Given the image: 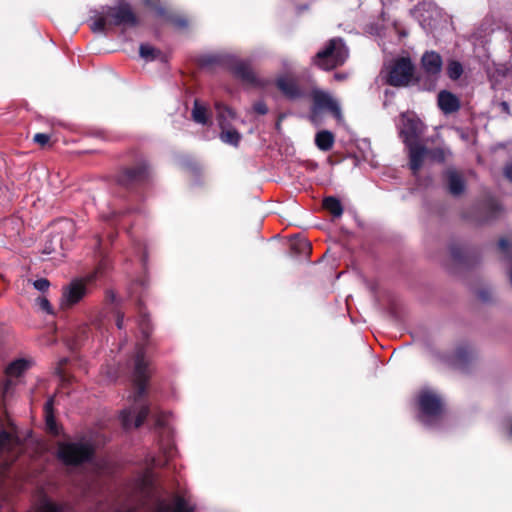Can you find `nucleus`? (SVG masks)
Wrapping results in <instances>:
<instances>
[{
	"mask_svg": "<svg viewBox=\"0 0 512 512\" xmlns=\"http://www.w3.org/2000/svg\"><path fill=\"white\" fill-rule=\"evenodd\" d=\"M132 379L135 387L133 404L123 409L120 413V420L125 429L139 427L149 416L151 408L143 400L146 394V386L150 376L149 362L146 358V347L138 343L135 347V354L131 359Z\"/></svg>",
	"mask_w": 512,
	"mask_h": 512,
	"instance_id": "obj_1",
	"label": "nucleus"
},
{
	"mask_svg": "<svg viewBox=\"0 0 512 512\" xmlns=\"http://www.w3.org/2000/svg\"><path fill=\"white\" fill-rule=\"evenodd\" d=\"M418 420L428 429H436L443 419L442 398L430 389L420 391L418 398Z\"/></svg>",
	"mask_w": 512,
	"mask_h": 512,
	"instance_id": "obj_2",
	"label": "nucleus"
},
{
	"mask_svg": "<svg viewBox=\"0 0 512 512\" xmlns=\"http://www.w3.org/2000/svg\"><path fill=\"white\" fill-rule=\"evenodd\" d=\"M75 225L72 220L62 219L52 225L51 231L44 243L42 253L53 255L51 259L64 257V249L67 242L72 240Z\"/></svg>",
	"mask_w": 512,
	"mask_h": 512,
	"instance_id": "obj_3",
	"label": "nucleus"
},
{
	"mask_svg": "<svg viewBox=\"0 0 512 512\" xmlns=\"http://www.w3.org/2000/svg\"><path fill=\"white\" fill-rule=\"evenodd\" d=\"M349 52L341 38H332L326 46L318 51L312 63L322 70H332L344 64Z\"/></svg>",
	"mask_w": 512,
	"mask_h": 512,
	"instance_id": "obj_4",
	"label": "nucleus"
},
{
	"mask_svg": "<svg viewBox=\"0 0 512 512\" xmlns=\"http://www.w3.org/2000/svg\"><path fill=\"white\" fill-rule=\"evenodd\" d=\"M428 354L434 361L462 372L467 371L475 359L474 351L468 344L458 345L451 353H441L433 348H429Z\"/></svg>",
	"mask_w": 512,
	"mask_h": 512,
	"instance_id": "obj_5",
	"label": "nucleus"
},
{
	"mask_svg": "<svg viewBox=\"0 0 512 512\" xmlns=\"http://www.w3.org/2000/svg\"><path fill=\"white\" fill-rule=\"evenodd\" d=\"M17 442L7 431H0V474L4 473L16 458L14 448ZM8 489L4 479L0 476V510L8 505Z\"/></svg>",
	"mask_w": 512,
	"mask_h": 512,
	"instance_id": "obj_6",
	"label": "nucleus"
},
{
	"mask_svg": "<svg viewBox=\"0 0 512 512\" xmlns=\"http://www.w3.org/2000/svg\"><path fill=\"white\" fill-rule=\"evenodd\" d=\"M207 63L223 65L243 82L257 84V78L250 61L240 59L232 54H220L209 57Z\"/></svg>",
	"mask_w": 512,
	"mask_h": 512,
	"instance_id": "obj_7",
	"label": "nucleus"
},
{
	"mask_svg": "<svg viewBox=\"0 0 512 512\" xmlns=\"http://www.w3.org/2000/svg\"><path fill=\"white\" fill-rule=\"evenodd\" d=\"M415 65L409 57L395 59L384 76L386 84L393 87H407L414 80Z\"/></svg>",
	"mask_w": 512,
	"mask_h": 512,
	"instance_id": "obj_8",
	"label": "nucleus"
},
{
	"mask_svg": "<svg viewBox=\"0 0 512 512\" xmlns=\"http://www.w3.org/2000/svg\"><path fill=\"white\" fill-rule=\"evenodd\" d=\"M57 455L66 465H78L91 459L93 449L87 442L60 443Z\"/></svg>",
	"mask_w": 512,
	"mask_h": 512,
	"instance_id": "obj_9",
	"label": "nucleus"
},
{
	"mask_svg": "<svg viewBox=\"0 0 512 512\" xmlns=\"http://www.w3.org/2000/svg\"><path fill=\"white\" fill-rule=\"evenodd\" d=\"M150 164L141 159L131 167L122 169L116 177V182L127 189L138 186L150 178Z\"/></svg>",
	"mask_w": 512,
	"mask_h": 512,
	"instance_id": "obj_10",
	"label": "nucleus"
},
{
	"mask_svg": "<svg viewBox=\"0 0 512 512\" xmlns=\"http://www.w3.org/2000/svg\"><path fill=\"white\" fill-rule=\"evenodd\" d=\"M103 14L110 18V24L122 27H136L139 20L129 3L123 2L117 6H105Z\"/></svg>",
	"mask_w": 512,
	"mask_h": 512,
	"instance_id": "obj_11",
	"label": "nucleus"
},
{
	"mask_svg": "<svg viewBox=\"0 0 512 512\" xmlns=\"http://www.w3.org/2000/svg\"><path fill=\"white\" fill-rule=\"evenodd\" d=\"M108 266V260L103 259L94 270L85 272L84 274L75 277L63 288H86L90 285H101L102 280L106 276V270Z\"/></svg>",
	"mask_w": 512,
	"mask_h": 512,
	"instance_id": "obj_12",
	"label": "nucleus"
},
{
	"mask_svg": "<svg viewBox=\"0 0 512 512\" xmlns=\"http://www.w3.org/2000/svg\"><path fill=\"white\" fill-rule=\"evenodd\" d=\"M420 62L424 73L435 82L439 78L443 67L441 55L435 51H426L423 53Z\"/></svg>",
	"mask_w": 512,
	"mask_h": 512,
	"instance_id": "obj_13",
	"label": "nucleus"
},
{
	"mask_svg": "<svg viewBox=\"0 0 512 512\" xmlns=\"http://www.w3.org/2000/svg\"><path fill=\"white\" fill-rule=\"evenodd\" d=\"M313 103H314V110L327 109L333 114V116L336 119H338V120L342 119V112H341L340 105L328 93L321 91V90H314L313 91Z\"/></svg>",
	"mask_w": 512,
	"mask_h": 512,
	"instance_id": "obj_14",
	"label": "nucleus"
},
{
	"mask_svg": "<svg viewBox=\"0 0 512 512\" xmlns=\"http://www.w3.org/2000/svg\"><path fill=\"white\" fill-rule=\"evenodd\" d=\"M276 86L289 100H297L304 96V91L300 88L297 81L293 78H289L288 76H278L276 79Z\"/></svg>",
	"mask_w": 512,
	"mask_h": 512,
	"instance_id": "obj_15",
	"label": "nucleus"
},
{
	"mask_svg": "<svg viewBox=\"0 0 512 512\" xmlns=\"http://www.w3.org/2000/svg\"><path fill=\"white\" fill-rule=\"evenodd\" d=\"M437 104L445 115L456 113L461 108L460 99L448 90H441L438 93Z\"/></svg>",
	"mask_w": 512,
	"mask_h": 512,
	"instance_id": "obj_16",
	"label": "nucleus"
},
{
	"mask_svg": "<svg viewBox=\"0 0 512 512\" xmlns=\"http://www.w3.org/2000/svg\"><path fill=\"white\" fill-rule=\"evenodd\" d=\"M424 125L421 121L415 119H408L404 123V127L401 130V136L405 145L419 143V137L423 133Z\"/></svg>",
	"mask_w": 512,
	"mask_h": 512,
	"instance_id": "obj_17",
	"label": "nucleus"
},
{
	"mask_svg": "<svg viewBox=\"0 0 512 512\" xmlns=\"http://www.w3.org/2000/svg\"><path fill=\"white\" fill-rule=\"evenodd\" d=\"M154 512H194V506L186 498L176 496L173 501V506H170L162 499H158L157 507Z\"/></svg>",
	"mask_w": 512,
	"mask_h": 512,
	"instance_id": "obj_18",
	"label": "nucleus"
},
{
	"mask_svg": "<svg viewBox=\"0 0 512 512\" xmlns=\"http://www.w3.org/2000/svg\"><path fill=\"white\" fill-rule=\"evenodd\" d=\"M406 146L409 150L410 169L412 170L413 174L416 175L421 169L425 157L428 156V149L419 143Z\"/></svg>",
	"mask_w": 512,
	"mask_h": 512,
	"instance_id": "obj_19",
	"label": "nucleus"
},
{
	"mask_svg": "<svg viewBox=\"0 0 512 512\" xmlns=\"http://www.w3.org/2000/svg\"><path fill=\"white\" fill-rule=\"evenodd\" d=\"M448 191L453 196H460L464 193L466 185L463 176L455 169L446 171Z\"/></svg>",
	"mask_w": 512,
	"mask_h": 512,
	"instance_id": "obj_20",
	"label": "nucleus"
},
{
	"mask_svg": "<svg viewBox=\"0 0 512 512\" xmlns=\"http://www.w3.org/2000/svg\"><path fill=\"white\" fill-rule=\"evenodd\" d=\"M87 290H64L61 299L60 306L62 309H68L78 303L84 296Z\"/></svg>",
	"mask_w": 512,
	"mask_h": 512,
	"instance_id": "obj_21",
	"label": "nucleus"
},
{
	"mask_svg": "<svg viewBox=\"0 0 512 512\" xmlns=\"http://www.w3.org/2000/svg\"><path fill=\"white\" fill-rule=\"evenodd\" d=\"M290 248L293 256H299L304 259H308L312 251L310 242L305 238H299L292 241Z\"/></svg>",
	"mask_w": 512,
	"mask_h": 512,
	"instance_id": "obj_22",
	"label": "nucleus"
},
{
	"mask_svg": "<svg viewBox=\"0 0 512 512\" xmlns=\"http://www.w3.org/2000/svg\"><path fill=\"white\" fill-rule=\"evenodd\" d=\"M155 426L161 430L160 439H172V430L168 424V413L159 412L155 415Z\"/></svg>",
	"mask_w": 512,
	"mask_h": 512,
	"instance_id": "obj_23",
	"label": "nucleus"
},
{
	"mask_svg": "<svg viewBox=\"0 0 512 512\" xmlns=\"http://www.w3.org/2000/svg\"><path fill=\"white\" fill-rule=\"evenodd\" d=\"M316 146L322 151H329L334 144V135L328 130L320 131L315 137Z\"/></svg>",
	"mask_w": 512,
	"mask_h": 512,
	"instance_id": "obj_24",
	"label": "nucleus"
},
{
	"mask_svg": "<svg viewBox=\"0 0 512 512\" xmlns=\"http://www.w3.org/2000/svg\"><path fill=\"white\" fill-rule=\"evenodd\" d=\"M53 405H54V398L51 397L46 401L45 406H44L45 420H46L47 429L50 432L57 434L58 427H57L55 417L53 414Z\"/></svg>",
	"mask_w": 512,
	"mask_h": 512,
	"instance_id": "obj_25",
	"label": "nucleus"
},
{
	"mask_svg": "<svg viewBox=\"0 0 512 512\" xmlns=\"http://www.w3.org/2000/svg\"><path fill=\"white\" fill-rule=\"evenodd\" d=\"M29 368V362L25 359H16L6 368V374L10 377H18Z\"/></svg>",
	"mask_w": 512,
	"mask_h": 512,
	"instance_id": "obj_26",
	"label": "nucleus"
},
{
	"mask_svg": "<svg viewBox=\"0 0 512 512\" xmlns=\"http://www.w3.org/2000/svg\"><path fill=\"white\" fill-rule=\"evenodd\" d=\"M323 206L328 210L334 217L339 218L343 214V206L340 200L336 197L329 196L323 200Z\"/></svg>",
	"mask_w": 512,
	"mask_h": 512,
	"instance_id": "obj_27",
	"label": "nucleus"
},
{
	"mask_svg": "<svg viewBox=\"0 0 512 512\" xmlns=\"http://www.w3.org/2000/svg\"><path fill=\"white\" fill-rule=\"evenodd\" d=\"M216 110L218 114L219 125L222 129H224L227 126L226 122L229 119L235 118V113L231 108L219 103L216 104Z\"/></svg>",
	"mask_w": 512,
	"mask_h": 512,
	"instance_id": "obj_28",
	"label": "nucleus"
},
{
	"mask_svg": "<svg viewBox=\"0 0 512 512\" xmlns=\"http://www.w3.org/2000/svg\"><path fill=\"white\" fill-rule=\"evenodd\" d=\"M220 139L227 144L238 146L239 141L241 139V135L235 129H227L221 132Z\"/></svg>",
	"mask_w": 512,
	"mask_h": 512,
	"instance_id": "obj_29",
	"label": "nucleus"
},
{
	"mask_svg": "<svg viewBox=\"0 0 512 512\" xmlns=\"http://www.w3.org/2000/svg\"><path fill=\"white\" fill-rule=\"evenodd\" d=\"M139 54L144 60L153 61L161 55V52L149 44H141L139 47Z\"/></svg>",
	"mask_w": 512,
	"mask_h": 512,
	"instance_id": "obj_30",
	"label": "nucleus"
},
{
	"mask_svg": "<svg viewBox=\"0 0 512 512\" xmlns=\"http://www.w3.org/2000/svg\"><path fill=\"white\" fill-rule=\"evenodd\" d=\"M463 74V66L459 61L451 60L447 65V75L451 80H458Z\"/></svg>",
	"mask_w": 512,
	"mask_h": 512,
	"instance_id": "obj_31",
	"label": "nucleus"
},
{
	"mask_svg": "<svg viewBox=\"0 0 512 512\" xmlns=\"http://www.w3.org/2000/svg\"><path fill=\"white\" fill-rule=\"evenodd\" d=\"M192 118L195 122L200 124H205L207 122L206 108L200 105L198 100H195L194 102Z\"/></svg>",
	"mask_w": 512,
	"mask_h": 512,
	"instance_id": "obj_32",
	"label": "nucleus"
},
{
	"mask_svg": "<svg viewBox=\"0 0 512 512\" xmlns=\"http://www.w3.org/2000/svg\"><path fill=\"white\" fill-rule=\"evenodd\" d=\"M159 445H160V449L163 451V453L166 457V461H164V463L161 462V465H164V464H167V461L170 458H172L174 455V443H173L172 439H169V440L161 439L159 442Z\"/></svg>",
	"mask_w": 512,
	"mask_h": 512,
	"instance_id": "obj_33",
	"label": "nucleus"
},
{
	"mask_svg": "<svg viewBox=\"0 0 512 512\" xmlns=\"http://www.w3.org/2000/svg\"><path fill=\"white\" fill-rule=\"evenodd\" d=\"M106 15L102 13L101 16L97 17L91 24L90 28L94 33H105L106 26L108 21L105 17Z\"/></svg>",
	"mask_w": 512,
	"mask_h": 512,
	"instance_id": "obj_34",
	"label": "nucleus"
},
{
	"mask_svg": "<svg viewBox=\"0 0 512 512\" xmlns=\"http://www.w3.org/2000/svg\"><path fill=\"white\" fill-rule=\"evenodd\" d=\"M450 154V151L444 148H435L432 150H428V156L439 163H442L446 160V156Z\"/></svg>",
	"mask_w": 512,
	"mask_h": 512,
	"instance_id": "obj_35",
	"label": "nucleus"
},
{
	"mask_svg": "<svg viewBox=\"0 0 512 512\" xmlns=\"http://www.w3.org/2000/svg\"><path fill=\"white\" fill-rule=\"evenodd\" d=\"M35 512H62V507L44 499L40 502Z\"/></svg>",
	"mask_w": 512,
	"mask_h": 512,
	"instance_id": "obj_36",
	"label": "nucleus"
},
{
	"mask_svg": "<svg viewBox=\"0 0 512 512\" xmlns=\"http://www.w3.org/2000/svg\"><path fill=\"white\" fill-rule=\"evenodd\" d=\"M138 325L143 335V338L147 340L152 332V327L150 325L148 317L146 315H142L139 319Z\"/></svg>",
	"mask_w": 512,
	"mask_h": 512,
	"instance_id": "obj_37",
	"label": "nucleus"
},
{
	"mask_svg": "<svg viewBox=\"0 0 512 512\" xmlns=\"http://www.w3.org/2000/svg\"><path fill=\"white\" fill-rule=\"evenodd\" d=\"M36 305L42 312H44L46 314L54 313L52 305L50 304L49 300L45 296H39L36 299Z\"/></svg>",
	"mask_w": 512,
	"mask_h": 512,
	"instance_id": "obj_38",
	"label": "nucleus"
},
{
	"mask_svg": "<svg viewBox=\"0 0 512 512\" xmlns=\"http://www.w3.org/2000/svg\"><path fill=\"white\" fill-rule=\"evenodd\" d=\"M253 111L259 115H265L268 113V107L264 101H257L253 104Z\"/></svg>",
	"mask_w": 512,
	"mask_h": 512,
	"instance_id": "obj_39",
	"label": "nucleus"
},
{
	"mask_svg": "<svg viewBox=\"0 0 512 512\" xmlns=\"http://www.w3.org/2000/svg\"><path fill=\"white\" fill-rule=\"evenodd\" d=\"M33 140L35 143L39 144L40 146H44L49 142L50 136L45 133H37L34 135Z\"/></svg>",
	"mask_w": 512,
	"mask_h": 512,
	"instance_id": "obj_40",
	"label": "nucleus"
},
{
	"mask_svg": "<svg viewBox=\"0 0 512 512\" xmlns=\"http://www.w3.org/2000/svg\"><path fill=\"white\" fill-rule=\"evenodd\" d=\"M28 282L32 283L33 288H49L51 285L50 281L46 278H38L34 281L28 280Z\"/></svg>",
	"mask_w": 512,
	"mask_h": 512,
	"instance_id": "obj_41",
	"label": "nucleus"
},
{
	"mask_svg": "<svg viewBox=\"0 0 512 512\" xmlns=\"http://www.w3.org/2000/svg\"><path fill=\"white\" fill-rule=\"evenodd\" d=\"M450 252H451V255L452 257L457 260V261H462L463 260V251L460 247H457V246H452L450 248Z\"/></svg>",
	"mask_w": 512,
	"mask_h": 512,
	"instance_id": "obj_42",
	"label": "nucleus"
},
{
	"mask_svg": "<svg viewBox=\"0 0 512 512\" xmlns=\"http://www.w3.org/2000/svg\"><path fill=\"white\" fill-rule=\"evenodd\" d=\"M170 20H171V22H173L176 26H178L180 28H185L188 25L187 20H185L183 18H170Z\"/></svg>",
	"mask_w": 512,
	"mask_h": 512,
	"instance_id": "obj_43",
	"label": "nucleus"
},
{
	"mask_svg": "<svg viewBox=\"0 0 512 512\" xmlns=\"http://www.w3.org/2000/svg\"><path fill=\"white\" fill-rule=\"evenodd\" d=\"M504 175L509 181L512 182V162L505 166Z\"/></svg>",
	"mask_w": 512,
	"mask_h": 512,
	"instance_id": "obj_44",
	"label": "nucleus"
},
{
	"mask_svg": "<svg viewBox=\"0 0 512 512\" xmlns=\"http://www.w3.org/2000/svg\"><path fill=\"white\" fill-rule=\"evenodd\" d=\"M116 326L118 329H122L124 326V315L120 312L117 313L116 317Z\"/></svg>",
	"mask_w": 512,
	"mask_h": 512,
	"instance_id": "obj_45",
	"label": "nucleus"
},
{
	"mask_svg": "<svg viewBox=\"0 0 512 512\" xmlns=\"http://www.w3.org/2000/svg\"><path fill=\"white\" fill-rule=\"evenodd\" d=\"M499 248L502 250V251H507V249L509 248L510 246V242L509 240L505 239V238H502L499 240Z\"/></svg>",
	"mask_w": 512,
	"mask_h": 512,
	"instance_id": "obj_46",
	"label": "nucleus"
},
{
	"mask_svg": "<svg viewBox=\"0 0 512 512\" xmlns=\"http://www.w3.org/2000/svg\"><path fill=\"white\" fill-rule=\"evenodd\" d=\"M478 291H479L478 297H479L482 301H484V302L488 301V294H489V291H490V290L482 289V290H478Z\"/></svg>",
	"mask_w": 512,
	"mask_h": 512,
	"instance_id": "obj_47",
	"label": "nucleus"
},
{
	"mask_svg": "<svg viewBox=\"0 0 512 512\" xmlns=\"http://www.w3.org/2000/svg\"><path fill=\"white\" fill-rule=\"evenodd\" d=\"M500 106H501L502 110H503L506 114H508V115H510V114H511L510 106H509V104H508L506 101H502V102L500 103Z\"/></svg>",
	"mask_w": 512,
	"mask_h": 512,
	"instance_id": "obj_48",
	"label": "nucleus"
},
{
	"mask_svg": "<svg viewBox=\"0 0 512 512\" xmlns=\"http://www.w3.org/2000/svg\"><path fill=\"white\" fill-rule=\"evenodd\" d=\"M156 12L159 16H162V17L166 16V11H165V8H163V7H160V6L157 7Z\"/></svg>",
	"mask_w": 512,
	"mask_h": 512,
	"instance_id": "obj_49",
	"label": "nucleus"
},
{
	"mask_svg": "<svg viewBox=\"0 0 512 512\" xmlns=\"http://www.w3.org/2000/svg\"><path fill=\"white\" fill-rule=\"evenodd\" d=\"M12 385V381L11 380H7L4 384V393L7 394L8 391H9V388L10 386Z\"/></svg>",
	"mask_w": 512,
	"mask_h": 512,
	"instance_id": "obj_50",
	"label": "nucleus"
},
{
	"mask_svg": "<svg viewBox=\"0 0 512 512\" xmlns=\"http://www.w3.org/2000/svg\"><path fill=\"white\" fill-rule=\"evenodd\" d=\"M151 463L153 466H161V461L156 459L155 457L151 459Z\"/></svg>",
	"mask_w": 512,
	"mask_h": 512,
	"instance_id": "obj_51",
	"label": "nucleus"
},
{
	"mask_svg": "<svg viewBox=\"0 0 512 512\" xmlns=\"http://www.w3.org/2000/svg\"><path fill=\"white\" fill-rule=\"evenodd\" d=\"M334 77L337 79V80H344L346 78V75L345 74H341V73H336L334 75Z\"/></svg>",
	"mask_w": 512,
	"mask_h": 512,
	"instance_id": "obj_52",
	"label": "nucleus"
},
{
	"mask_svg": "<svg viewBox=\"0 0 512 512\" xmlns=\"http://www.w3.org/2000/svg\"><path fill=\"white\" fill-rule=\"evenodd\" d=\"M501 210H502V209H501V207H500V206L495 205V211H501Z\"/></svg>",
	"mask_w": 512,
	"mask_h": 512,
	"instance_id": "obj_53",
	"label": "nucleus"
}]
</instances>
